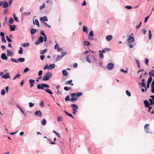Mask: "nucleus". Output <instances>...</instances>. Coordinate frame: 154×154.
<instances>
[{"mask_svg":"<svg viewBox=\"0 0 154 154\" xmlns=\"http://www.w3.org/2000/svg\"><path fill=\"white\" fill-rule=\"evenodd\" d=\"M82 93L81 92L72 93L70 94V96L74 98H77V100L79 98V96L82 95Z\"/></svg>","mask_w":154,"mask_h":154,"instance_id":"f03ea898","label":"nucleus"},{"mask_svg":"<svg viewBox=\"0 0 154 154\" xmlns=\"http://www.w3.org/2000/svg\"><path fill=\"white\" fill-rule=\"evenodd\" d=\"M149 60L147 58H146L145 60V63L147 65H148Z\"/></svg>","mask_w":154,"mask_h":154,"instance_id":"603ef678","label":"nucleus"},{"mask_svg":"<svg viewBox=\"0 0 154 154\" xmlns=\"http://www.w3.org/2000/svg\"><path fill=\"white\" fill-rule=\"evenodd\" d=\"M42 124L43 125H45L46 123V121L45 119H43L41 122Z\"/></svg>","mask_w":154,"mask_h":154,"instance_id":"c85d7f7f","label":"nucleus"},{"mask_svg":"<svg viewBox=\"0 0 154 154\" xmlns=\"http://www.w3.org/2000/svg\"><path fill=\"white\" fill-rule=\"evenodd\" d=\"M5 91L4 89H3L2 90L1 92V94L2 95H4L5 94Z\"/></svg>","mask_w":154,"mask_h":154,"instance_id":"09e8293b","label":"nucleus"},{"mask_svg":"<svg viewBox=\"0 0 154 154\" xmlns=\"http://www.w3.org/2000/svg\"><path fill=\"white\" fill-rule=\"evenodd\" d=\"M9 26L10 27V29H11V31H14L15 30V28L16 26L15 25H13V27H12V25H9Z\"/></svg>","mask_w":154,"mask_h":154,"instance_id":"aec40b11","label":"nucleus"},{"mask_svg":"<svg viewBox=\"0 0 154 154\" xmlns=\"http://www.w3.org/2000/svg\"><path fill=\"white\" fill-rule=\"evenodd\" d=\"M93 36V31H91L90 32L88 36V38L90 39H91L92 40H93V38H91V37H92Z\"/></svg>","mask_w":154,"mask_h":154,"instance_id":"f8f14e48","label":"nucleus"},{"mask_svg":"<svg viewBox=\"0 0 154 154\" xmlns=\"http://www.w3.org/2000/svg\"><path fill=\"white\" fill-rule=\"evenodd\" d=\"M29 43H24L22 44V46L23 47H26L29 46Z\"/></svg>","mask_w":154,"mask_h":154,"instance_id":"a19ab883","label":"nucleus"},{"mask_svg":"<svg viewBox=\"0 0 154 154\" xmlns=\"http://www.w3.org/2000/svg\"><path fill=\"white\" fill-rule=\"evenodd\" d=\"M47 69H49V67L48 65H46L44 67V69L45 70Z\"/></svg>","mask_w":154,"mask_h":154,"instance_id":"69168bd1","label":"nucleus"},{"mask_svg":"<svg viewBox=\"0 0 154 154\" xmlns=\"http://www.w3.org/2000/svg\"><path fill=\"white\" fill-rule=\"evenodd\" d=\"M90 43L88 42L87 41H84V43H83V45L84 46L87 45V46H88L90 45Z\"/></svg>","mask_w":154,"mask_h":154,"instance_id":"cd10ccee","label":"nucleus"},{"mask_svg":"<svg viewBox=\"0 0 154 154\" xmlns=\"http://www.w3.org/2000/svg\"><path fill=\"white\" fill-rule=\"evenodd\" d=\"M20 75L19 74H17L14 77V79H13V80H15L17 78H19L20 76Z\"/></svg>","mask_w":154,"mask_h":154,"instance_id":"c03bdc74","label":"nucleus"},{"mask_svg":"<svg viewBox=\"0 0 154 154\" xmlns=\"http://www.w3.org/2000/svg\"><path fill=\"white\" fill-rule=\"evenodd\" d=\"M35 22L36 25L38 27H39V26H40L38 20H37V19H36L35 20Z\"/></svg>","mask_w":154,"mask_h":154,"instance_id":"c9c22d12","label":"nucleus"},{"mask_svg":"<svg viewBox=\"0 0 154 154\" xmlns=\"http://www.w3.org/2000/svg\"><path fill=\"white\" fill-rule=\"evenodd\" d=\"M149 125L148 124H146L144 126V129L145 131L147 133L149 132Z\"/></svg>","mask_w":154,"mask_h":154,"instance_id":"ddd939ff","label":"nucleus"},{"mask_svg":"<svg viewBox=\"0 0 154 154\" xmlns=\"http://www.w3.org/2000/svg\"><path fill=\"white\" fill-rule=\"evenodd\" d=\"M125 8L128 9H131L132 8V7L131 6H127L125 7Z\"/></svg>","mask_w":154,"mask_h":154,"instance_id":"bf43d9fd","label":"nucleus"},{"mask_svg":"<svg viewBox=\"0 0 154 154\" xmlns=\"http://www.w3.org/2000/svg\"><path fill=\"white\" fill-rule=\"evenodd\" d=\"M149 74L150 76V77H152V76H154V70L152 69L150 72H149Z\"/></svg>","mask_w":154,"mask_h":154,"instance_id":"f3484780","label":"nucleus"},{"mask_svg":"<svg viewBox=\"0 0 154 154\" xmlns=\"http://www.w3.org/2000/svg\"><path fill=\"white\" fill-rule=\"evenodd\" d=\"M136 61L137 64V66H138V68L139 69L140 68V63H139V61L138 60H136Z\"/></svg>","mask_w":154,"mask_h":154,"instance_id":"680f3d73","label":"nucleus"},{"mask_svg":"<svg viewBox=\"0 0 154 154\" xmlns=\"http://www.w3.org/2000/svg\"><path fill=\"white\" fill-rule=\"evenodd\" d=\"M2 78L5 79L9 78H10V76L9 73H6L4 75H2Z\"/></svg>","mask_w":154,"mask_h":154,"instance_id":"9b49d317","label":"nucleus"},{"mask_svg":"<svg viewBox=\"0 0 154 154\" xmlns=\"http://www.w3.org/2000/svg\"><path fill=\"white\" fill-rule=\"evenodd\" d=\"M6 39H7V41L8 42H11L12 41H11V39H10L8 36H6Z\"/></svg>","mask_w":154,"mask_h":154,"instance_id":"052dcab7","label":"nucleus"},{"mask_svg":"<svg viewBox=\"0 0 154 154\" xmlns=\"http://www.w3.org/2000/svg\"><path fill=\"white\" fill-rule=\"evenodd\" d=\"M34 103H32L31 102H29V107H32L34 106Z\"/></svg>","mask_w":154,"mask_h":154,"instance_id":"13d9d810","label":"nucleus"},{"mask_svg":"<svg viewBox=\"0 0 154 154\" xmlns=\"http://www.w3.org/2000/svg\"><path fill=\"white\" fill-rule=\"evenodd\" d=\"M14 21V19L12 18L11 17L9 20V23L10 24H12L13 23Z\"/></svg>","mask_w":154,"mask_h":154,"instance_id":"473e14b6","label":"nucleus"},{"mask_svg":"<svg viewBox=\"0 0 154 154\" xmlns=\"http://www.w3.org/2000/svg\"><path fill=\"white\" fill-rule=\"evenodd\" d=\"M1 57L2 59L3 60H7L8 59V57L6 56V54L4 53L2 54Z\"/></svg>","mask_w":154,"mask_h":154,"instance_id":"2eb2a0df","label":"nucleus"},{"mask_svg":"<svg viewBox=\"0 0 154 154\" xmlns=\"http://www.w3.org/2000/svg\"><path fill=\"white\" fill-rule=\"evenodd\" d=\"M141 86L142 87H146V84L144 82H141Z\"/></svg>","mask_w":154,"mask_h":154,"instance_id":"4d7b16f0","label":"nucleus"},{"mask_svg":"<svg viewBox=\"0 0 154 154\" xmlns=\"http://www.w3.org/2000/svg\"><path fill=\"white\" fill-rule=\"evenodd\" d=\"M112 38V37L111 35H107L106 37V39L108 41H110Z\"/></svg>","mask_w":154,"mask_h":154,"instance_id":"dca6fc26","label":"nucleus"},{"mask_svg":"<svg viewBox=\"0 0 154 154\" xmlns=\"http://www.w3.org/2000/svg\"><path fill=\"white\" fill-rule=\"evenodd\" d=\"M64 112L67 115H68L70 117H72V118L74 119V117L72 114L68 113L66 111H65Z\"/></svg>","mask_w":154,"mask_h":154,"instance_id":"7c9ffc66","label":"nucleus"},{"mask_svg":"<svg viewBox=\"0 0 154 154\" xmlns=\"http://www.w3.org/2000/svg\"><path fill=\"white\" fill-rule=\"evenodd\" d=\"M11 61L12 62H14L16 63L18 62V60L16 59L11 58Z\"/></svg>","mask_w":154,"mask_h":154,"instance_id":"4c0bfd02","label":"nucleus"},{"mask_svg":"<svg viewBox=\"0 0 154 154\" xmlns=\"http://www.w3.org/2000/svg\"><path fill=\"white\" fill-rule=\"evenodd\" d=\"M49 87L48 85L43 84H38L37 86V88L38 89H41L43 90L44 88H48Z\"/></svg>","mask_w":154,"mask_h":154,"instance_id":"7ed1b4c3","label":"nucleus"},{"mask_svg":"<svg viewBox=\"0 0 154 154\" xmlns=\"http://www.w3.org/2000/svg\"><path fill=\"white\" fill-rule=\"evenodd\" d=\"M40 106L42 107H44V102L43 101H42L40 103Z\"/></svg>","mask_w":154,"mask_h":154,"instance_id":"8fccbe9b","label":"nucleus"},{"mask_svg":"<svg viewBox=\"0 0 154 154\" xmlns=\"http://www.w3.org/2000/svg\"><path fill=\"white\" fill-rule=\"evenodd\" d=\"M149 100L150 102V104H149L150 105H152L154 104V102H153V100H152L150 98L149 99Z\"/></svg>","mask_w":154,"mask_h":154,"instance_id":"ea45409f","label":"nucleus"},{"mask_svg":"<svg viewBox=\"0 0 154 154\" xmlns=\"http://www.w3.org/2000/svg\"><path fill=\"white\" fill-rule=\"evenodd\" d=\"M40 21L42 22H43L45 21H48V19H47V17L46 16H44L43 17H41L40 19Z\"/></svg>","mask_w":154,"mask_h":154,"instance_id":"9d476101","label":"nucleus"},{"mask_svg":"<svg viewBox=\"0 0 154 154\" xmlns=\"http://www.w3.org/2000/svg\"><path fill=\"white\" fill-rule=\"evenodd\" d=\"M55 66V65L54 64H51L49 66V69L51 70L52 69H53L54 68Z\"/></svg>","mask_w":154,"mask_h":154,"instance_id":"393cba45","label":"nucleus"},{"mask_svg":"<svg viewBox=\"0 0 154 154\" xmlns=\"http://www.w3.org/2000/svg\"><path fill=\"white\" fill-rule=\"evenodd\" d=\"M71 107H74L72 109L73 111V113L74 115H75L77 111V109H78V106L76 105H75L74 104H72L71 105Z\"/></svg>","mask_w":154,"mask_h":154,"instance_id":"20e7f679","label":"nucleus"},{"mask_svg":"<svg viewBox=\"0 0 154 154\" xmlns=\"http://www.w3.org/2000/svg\"><path fill=\"white\" fill-rule=\"evenodd\" d=\"M29 69L28 68L26 67L24 69V72L25 73H26V72H28V71H29Z\"/></svg>","mask_w":154,"mask_h":154,"instance_id":"864d4df0","label":"nucleus"},{"mask_svg":"<svg viewBox=\"0 0 154 154\" xmlns=\"http://www.w3.org/2000/svg\"><path fill=\"white\" fill-rule=\"evenodd\" d=\"M14 54V53L13 52H10L9 50H8L7 51V55L8 56H12Z\"/></svg>","mask_w":154,"mask_h":154,"instance_id":"412c9836","label":"nucleus"},{"mask_svg":"<svg viewBox=\"0 0 154 154\" xmlns=\"http://www.w3.org/2000/svg\"><path fill=\"white\" fill-rule=\"evenodd\" d=\"M47 50L46 49H45L43 50H42L41 51L40 53L41 54H43L45 53V52H46L47 51Z\"/></svg>","mask_w":154,"mask_h":154,"instance_id":"6e6d98bb","label":"nucleus"},{"mask_svg":"<svg viewBox=\"0 0 154 154\" xmlns=\"http://www.w3.org/2000/svg\"><path fill=\"white\" fill-rule=\"evenodd\" d=\"M69 96H66V97L65 99V100L66 101H67L69 100Z\"/></svg>","mask_w":154,"mask_h":154,"instance_id":"e2e57ef3","label":"nucleus"},{"mask_svg":"<svg viewBox=\"0 0 154 154\" xmlns=\"http://www.w3.org/2000/svg\"><path fill=\"white\" fill-rule=\"evenodd\" d=\"M134 37L130 36L128 37V38L127 39V42L129 43H132L134 41Z\"/></svg>","mask_w":154,"mask_h":154,"instance_id":"6e6552de","label":"nucleus"},{"mask_svg":"<svg viewBox=\"0 0 154 154\" xmlns=\"http://www.w3.org/2000/svg\"><path fill=\"white\" fill-rule=\"evenodd\" d=\"M52 76V73L50 72H47L46 75L44 76L43 78V81H48L50 78H51Z\"/></svg>","mask_w":154,"mask_h":154,"instance_id":"f257e3e1","label":"nucleus"},{"mask_svg":"<svg viewBox=\"0 0 154 154\" xmlns=\"http://www.w3.org/2000/svg\"><path fill=\"white\" fill-rule=\"evenodd\" d=\"M37 30L35 29H34L32 28L31 29V33L32 34H34L35 32L37 31Z\"/></svg>","mask_w":154,"mask_h":154,"instance_id":"b1692460","label":"nucleus"},{"mask_svg":"<svg viewBox=\"0 0 154 154\" xmlns=\"http://www.w3.org/2000/svg\"><path fill=\"white\" fill-rule=\"evenodd\" d=\"M86 60L89 63H91V60L89 58V56L88 55L86 57Z\"/></svg>","mask_w":154,"mask_h":154,"instance_id":"e433bc0d","label":"nucleus"},{"mask_svg":"<svg viewBox=\"0 0 154 154\" xmlns=\"http://www.w3.org/2000/svg\"><path fill=\"white\" fill-rule=\"evenodd\" d=\"M45 5L44 4H43L42 5H41L40 7V9L42 10V9L44 8H45Z\"/></svg>","mask_w":154,"mask_h":154,"instance_id":"3c124183","label":"nucleus"},{"mask_svg":"<svg viewBox=\"0 0 154 154\" xmlns=\"http://www.w3.org/2000/svg\"><path fill=\"white\" fill-rule=\"evenodd\" d=\"M107 68L109 69H112L114 68V64H113L110 63H109L107 66Z\"/></svg>","mask_w":154,"mask_h":154,"instance_id":"0eeeda50","label":"nucleus"},{"mask_svg":"<svg viewBox=\"0 0 154 154\" xmlns=\"http://www.w3.org/2000/svg\"><path fill=\"white\" fill-rule=\"evenodd\" d=\"M77 100V98H73L72 97L69 99V101L71 102H73Z\"/></svg>","mask_w":154,"mask_h":154,"instance_id":"58836bf2","label":"nucleus"},{"mask_svg":"<svg viewBox=\"0 0 154 154\" xmlns=\"http://www.w3.org/2000/svg\"><path fill=\"white\" fill-rule=\"evenodd\" d=\"M151 92L152 93H154V86L151 87Z\"/></svg>","mask_w":154,"mask_h":154,"instance_id":"774afa93","label":"nucleus"},{"mask_svg":"<svg viewBox=\"0 0 154 154\" xmlns=\"http://www.w3.org/2000/svg\"><path fill=\"white\" fill-rule=\"evenodd\" d=\"M72 82V80H69V81H67L65 82V84L66 85H68L69 84H70Z\"/></svg>","mask_w":154,"mask_h":154,"instance_id":"a18cd8bd","label":"nucleus"},{"mask_svg":"<svg viewBox=\"0 0 154 154\" xmlns=\"http://www.w3.org/2000/svg\"><path fill=\"white\" fill-rule=\"evenodd\" d=\"M43 37L42 36H40L39 39L35 42V44L36 45H38L40 43H42L43 42Z\"/></svg>","mask_w":154,"mask_h":154,"instance_id":"39448f33","label":"nucleus"},{"mask_svg":"<svg viewBox=\"0 0 154 154\" xmlns=\"http://www.w3.org/2000/svg\"><path fill=\"white\" fill-rule=\"evenodd\" d=\"M2 5H3V7L4 8H6L8 6V3L5 1H1L0 2V6Z\"/></svg>","mask_w":154,"mask_h":154,"instance_id":"423d86ee","label":"nucleus"},{"mask_svg":"<svg viewBox=\"0 0 154 154\" xmlns=\"http://www.w3.org/2000/svg\"><path fill=\"white\" fill-rule=\"evenodd\" d=\"M40 34H41L42 35L44 36L46 35H45V34L44 33V32H43V30H41V31H40Z\"/></svg>","mask_w":154,"mask_h":154,"instance_id":"0e129e2a","label":"nucleus"},{"mask_svg":"<svg viewBox=\"0 0 154 154\" xmlns=\"http://www.w3.org/2000/svg\"><path fill=\"white\" fill-rule=\"evenodd\" d=\"M23 49L22 47L20 48V49L18 51V53L19 54H23Z\"/></svg>","mask_w":154,"mask_h":154,"instance_id":"37998d69","label":"nucleus"},{"mask_svg":"<svg viewBox=\"0 0 154 154\" xmlns=\"http://www.w3.org/2000/svg\"><path fill=\"white\" fill-rule=\"evenodd\" d=\"M141 32L144 35H145L146 32V30L144 29L142 30Z\"/></svg>","mask_w":154,"mask_h":154,"instance_id":"338daca9","label":"nucleus"},{"mask_svg":"<svg viewBox=\"0 0 154 154\" xmlns=\"http://www.w3.org/2000/svg\"><path fill=\"white\" fill-rule=\"evenodd\" d=\"M126 94L129 97L131 96V94L128 90H126Z\"/></svg>","mask_w":154,"mask_h":154,"instance_id":"de8ad7c7","label":"nucleus"},{"mask_svg":"<svg viewBox=\"0 0 154 154\" xmlns=\"http://www.w3.org/2000/svg\"><path fill=\"white\" fill-rule=\"evenodd\" d=\"M14 18L15 20H16V21L17 22H19V20H18L17 17H16V16H15L16 14H15L14 13Z\"/></svg>","mask_w":154,"mask_h":154,"instance_id":"49530a36","label":"nucleus"},{"mask_svg":"<svg viewBox=\"0 0 154 154\" xmlns=\"http://www.w3.org/2000/svg\"><path fill=\"white\" fill-rule=\"evenodd\" d=\"M63 117L61 116H58L57 118V121L58 122L61 121L63 119Z\"/></svg>","mask_w":154,"mask_h":154,"instance_id":"72a5a7b5","label":"nucleus"},{"mask_svg":"<svg viewBox=\"0 0 154 154\" xmlns=\"http://www.w3.org/2000/svg\"><path fill=\"white\" fill-rule=\"evenodd\" d=\"M144 103L145 104V106L146 107H148L149 106V102L147 100H144Z\"/></svg>","mask_w":154,"mask_h":154,"instance_id":"a211bd4d","label":"nucleus"},{"mask_svg":"<svg viewBox=\"0 0 154 154\" xmlns=\"http://www.w3.org/2000/svg\"><path fill=\"white\" fill-rule=\"evenodd\" d=\"M152 78L151 77H149V78L148 81H147V83L150 84L152 80Z\"/></svg>","mask_w":154,"mask_h":154,"instance_id":"a878e982","label":"nucleus"},{"mask_svg":"<svg viewBox=\"0 0 154 154\" xmlns=\"http://www.w3.org/2000/svg\"><path fill=\"white\" fill-rule=\"evenodd\" d=\"M25 60L23 58H20L18 59V61H19L20 62H23Z\"/></svg>","mask_w":154,"mask_h":154,"instance_id":"c756f323","label":"nucleus"},{"mask_svg":"<svg viewBox=\"0 0 154 154\" xmlns=\"http://www.w3.org/2000/svg\"><path fill=\"white\" fill-rule=\"evenodd\" d=\"M83 31L84 32L88 33V29L87 26H84L83 27Z\"/></svg>","mask_w":154,"mask_h":154,"instance_id":"6ab92c4d","label":"nucleus"},{"mask_svg":"<svg viewBox=\"0 0 154 154\" xmlns=\"http://www.w3.org/2000/svg\"><path fill=\"white\" fill-rule=\"evenodd\" d=\"M64 89L65 90H66V91H68L69 90L71 89V88L70 87H65L64 88Z\"/></svg>","mask_w":154,"mask_h":154,"instance_id":"79ce46f5","label":"nucleus"},{"mask_svg":"<svg viewBox=\"0 0 154 154\" xmlns=\"http://www.w3.org/2000/svg\"><path fill=\"white\" fill-rule=\"evenodd\" d=\"M35 116H38V117H41L42 116V113L40 111L38 110L35 112Z\"/></svg>","mask_w":154,"mask_h":154,"instance_id":"1a4fd4ad","label":"nucleus"},{"mask_svg":"<svg viewBox=\"0 0 154 154\" xmlns=\"http://www.w3.org/2000/svg\"><path fill=\"white\" fill-rule=\"evenodd\" d=\"M45 91L47 93L50 94H52V92L49 89L46 88L45 89Z\"/></svg>","mask_w":154,"mask_h":154,"instance_id":"bb28decb","label":"nucleus"},{"mask_svg":"<svg viewBox=\"0 0 154 154\" xmlns=\"http://www.w3.org/2000/svg\"><path fill=\"white\" fill-rule=\"evenodd\" d=\"M152 34L150 30L149 31V39L150 40L152 38Z\"/></svg>","mask_w":154,"mask_h":154,"instance_id":"2f4dec72","label":"nucleus"},{"mask_svg":"<svg viewBox=\"0 0 154 154\" xmlns=\"http://www.w3.org/2000/svg\"><path fill=\"white\" fill-rule=\"evenodd\" d=\"M29 82L30 84V87H32L34 85V84L35 82V81L33 79H30L29 80Z\"/></svg>","mask_w":154,"mask_h":154,"instance_id":"4468645a","label":"nucleus"},{"mask_svg":"<svg viewBox=\"0 0 154 154\" xmlns=\"http://www.w3.org/2000/svg\"><path fill=\"white\" fill-rule=\"evenodd\" d=\"M63 51V49L61 48L58 47L57 49V51L58 52L61 51Z\"/></svg>","mask_w":154,"mask_h":154,"instance_id":"5fc2aeb1","label":"nucleus"},{"mask_svg":"<svg viewBox=\"0 0 154 154\" xmlns=\"http://www.w3.org/2000/svg\"><path fill=\"white\" fill-rule=\"evenodd\" d=\"M63 75L64 76H67L68 74V73L66 70L64 69L62 71Z\"/></svg>","mask_w":154,"mask_h":154,"instance_id":"5701e85b","label":"nucleus"},{"mask_svg":"<svg viewBox=\"0 0 154 154\" xmlns=\"http://www.w3.org/2000/svg\"><path fill=\"white\" fill-rule=\"evenodd\" d=\"M63 56V55H61L60 56L59 55H58L57 56V57L56 60V61H57L58 60H60Z\"/></svg>","mask_w":154,"mask_h":154,"instance_id":"4be33fe9","label":"nucleus"},{"mask_svg":"<svg viewBox=\"0 0 154 154\" xmlns=\"http://www.w3.org/2000/svg\"><path fill=\"white\" fill-rule=\"evenodd\" d=\"M99 52L100 53L99 55V57H101L102 59L103 58V55L102 53H101V51H100Z\"/></svg>","mask_w":154,"mask_h":154,"instance_id":"f704fd0d","label":"nucleus"}]
</instances>
